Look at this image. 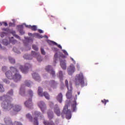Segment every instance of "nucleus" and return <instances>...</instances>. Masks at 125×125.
<instances>
[{"label": "nucleus", "mask_w": 125, "mask_h": 125, "mask_svg": "<svg viewBox=\"0 0 125 125\" xmlns=\"http://www.w3.org/2000/svg\"><path fill=\"white\" fill-rule=\"evenodd\" d=\"M10 70H8L5 73V75L9 80H13L15 83H18L21 81L22 76L20 75L19 71L15 67L11 66Z\"/></svg>", "instance_id": "nucleus-1"}, {"label": "nucleus", "mask_w": 125, "mask_h": 125, "mask_svg": "<svg viewBox=\"0 0 125 125\" xmlns=\"http://www.w3.org/2000/svg\"><path fill=\"white\" fill-rule=\"evenodd\" d=\"M54 112L58 117H60L62 115V119H64L65 116L67 120H70L72 118L71 110L68 109V105L67 104L64 105L62 113L58 105H55L54 107Z\"/></svg>", "instance_id": "nucleus-2"}, {"label": "nucleus", "mask_w": 125, "mask_h": 125, "mask_svg": "<svg viewBox=\"0 0 125 125\" xmlns=\"http://www.w3.org/2000/svg\"><path fill=\"white\" fill-rule=\"evenodd\" d=\"M10 97L7 95H4L0 97V101H3L1 104V107L4 112H8L12 109V104L9 102Z\"/></svg>", "instance_id": "nucleus-3"}, {"label": "nucleus", "mask_w": 125, "mask_h": 125, "mask_svg": "<svg viewBox=\"0 0 125 125\" xmlns=\"http://www.w3.org/2000/svg\"><path fill=\"white\" fill-rule=\"evenodd\" d=\"M75 85H81L82 87L87 84V82L84 80L83 73H81L75 77Z\"/></svg>", "instance_id": "nucleus-4"}, {"label": "nucleus", "mask_w": 125, "mask_h": 125, "mask_svg": "<svg viewBox=\"0 0 125 125\" xmlns=\"http://www.w3.org/2000/svg\"><path fill=\"white\" fill-rule=\"evenodd\" d=\"M28 36L30 37L24 36V40H23V43L24 46L26 48H28V50H30L31 49V43L32 42V33H29Z\"/></svg>", "instance_id": "nucleus-5"}, {"label": "nucleus", "mask_w": 125, "mask_h": 125, "mask_svg": "<svg viewBox=\"0 0 125 125\" xmlns=\"http://www.w3.org/2000/svg\"><path fill=\"white\" fill-rule=\"evenodd\" d=\"M12 111L10 112V114L11 116H15L17 115V113L20 112L22 110V105L20 104H12Z\"/></svg>", "instance_id": "nucleus-6"}, {"label": "nucleus", "mask_w": 125, "mask_h": 125, "mask_svg": "<svg viewBox=\"0 0 125 125\" xmlns=\"http://www.w3.org/2000/svg\"><path fill=\"white\" fill-rule=\"evenodd\" d=\"M31 64L29 63H25L24 66L22 65L20 66V69L21 70V72L23 73V74H27L28 72H29V69L31 68Z\"/></svg>", "instance_id": "nucleus-7"}, {"label": "nucleus", "mask_w": 125, "mask_h": 125, "mask_svg": "<svg viewBox=\"0 0 125 125\" xmlns=\"http://www.w3.org/2000/svg\"><path fill=\"white\" fill-rule=\"evenodd\" d=\"M45 70L46 71V72L49 73L53 78H55L56 76L55 74V71L53 70L51 65L46 66L45 68Z\"/></svg>", "instance_id": "nucleus-8"}, {"label": "nucleus", "mask_w": 125, "mask_h": 125, "mask_svg": "<svg viewBox=\"0 0 125 125\" xmlns=\"http://www.w3.org/2000/svg\"><path fill=\"white\" fill-rule=\"evenodd\" d=\"M34 115L35 117L34 119V125H39V121H38V119H39V118L40 119L42 118V114H41V112L39 111H36Z\"/></svg>", "instance_id": "nucleus-9"}, {"label": "nucleus", "mask_w": 125, "mask_h": 125, "mask_svg": "<svg viewBox=\"0 0 125 125\" xmlns=\"http://www.w3.org/2000/svg\"><path fill=\"white\" fill-rule=\"evenodd\" d=\"M24 26H25V27L26 28H27L28 29H31L32 28V25H27L26 24V23H23V24L21 25L20 26H19V28L20 29V34H21V35H24V34H25V31L23 30V28H24Z\"/></svg>", "instance_id": "nucleus-10"}, {"label": "nucleus", "mask_w": 125, "mask_h": 125, "mask_svg": "<svg viewBox=\"0 0 125 125\" xmlns=\"http://www.w3.org/2000/svg\"><path fill=\"white\" fill-rule=\"evenodd\" d=\"M38 106L40 108L41 110H42L43 113H44V111L46 110V105L43 101H40L38 103Z\"/></svg>", "instance_id": "nucleus-11"}, {"label": "nucleus", "mask_w": 125, "mask_h": 125, "mask_svg": "<svg viewBox=\"0 0 125 125\" xmlns=\"http://www.w3.org/2000/svg\"><path fill=\"white\" fill-rule=\"evenodd\" d=\"M20 95L24 97L26 96V89L25 88V86L24 85H21L20 88V91L19 92Z\"/></svg>", "instance_id": "nucleus-12"}, {"label": "nucleus", "mask_w": 125, "mask_h": 125, "mask_svg": "<svg viewBox=\"0 0 125 125\" xmlns=\"http://www.w3.org/2000/svg\"><path fill=\"white\" fill-rule=\"evenodd\" d=\"M32 57H35V58H37L39 62H42V56H41L40 53H36V52L35 51H32Z\"/></svg>", "instance_id": "nucleus-13"}, {"label": "nucleus", "mask_w": 125, "mask_h": 125, "mask_svg": "<svg viewBox=\"0 0 125 125\" xmlns=\"http://www.w3.org/2000/svg\"><path fill=\"white\" fill-rule=\"evenodd\" d=\"M70 89H68V91L66 94V96L67 99H71L72 98V92L73 90V86L70 84Z\"/></svg>", "instance_id": "nucleus-14"}, {"label": "nucleus", "mask_w": 125, "mask_h": 125, "mask_svg": "<svg viewBox=\"0 0 125 125\" xmlns=\"http://www.w3.org/2000/svg\"><path fill=\"white\" fill-rule=\"evenodd\" d=\"M58 83L57 82H55L54 80H51L49 82V84L48 87L50 86L52 88H56Z\"/></svg>", "instance_id": "nucleus-15"}, {"label": "nucleus", "mask_w": 125, "mask_h": 125, "mask_svg": "<svg viewBox=\"0 0 125 125\" xmlns=\"http://www.w3.org/2000/svg\"><path fill=\"white\" fill-rule=\"evenodd\" d=\"M58 83L57 82H55L54 80H51L49 82V84L48 87L50 86L52 88H56Z\"/></svg>", "instance_id": "nucleus-16"}, {"label": "nucleus", "mask_w": 125, "mask_h": 125, "mask_svg": "<svg viewBox=\"0 0 125 125\" xmlns=\"http://www.w3.org/2000/svg\"><path fill=\"white\" fill-rule=\"evenodd\" d=\"M25 106L28 109L32 108V99L30 98L24 103Z\"/></svg>", "instance_id": "nucleus-17"}, {"label": "nucleus", "mask_w": 125, "mask_h": 125, "mask_svg": "<svg viewBox=\"0 0 125 125\" xmlns=\"http://www.w3.org/2000/svg\"><path fill=\"white\" fill-rule=\"evenodd\" d=\"M68 75H72L75 72V66L74 64H70L69 68L67 69Z\"/></svg>", "instance_id": "nucleus-18"}, {"label": "nucleus", "mask_w": 125, "mask_h": 125, "mask_svg": "<svg viewBox=\"0 0 125 125\" xmlns=\"http://www.w3.org/2000/svg\"><path fill=\"white\" fill-rule=\"evenodd\" d=\"M60 65L63 70H66L67 69V66H66V60L60 61Z\"/></svg>", "instance_id": "nucleus-19"}, {"label": "nucleus", "mask_w": 125, "mask_h": 125, "mask_svg": "<svg viewBox=\"0 0 125 125\" xmlns=\"http://www.w3.org/2000/svg\"><path fill=\"white\" fill-rule=\"evenodd\" d=\"M1 43H3L4 45H6V46L8 45V44L10 43L9 37H7L6 39L2 40Z\"/></svg>", "instance_id": "nucleus-20"}, {"label": "nucleus", "mask_w": 125, "mask_h": 125, "mask_svg": "<svg viewBox=\"0 0 125 125\" xmlns=\"http://www.w3.org/2000/svg\"><path fill=\"white\" fill-rule=\"evenodd\" d=\"M24 85L27 87L32 86V81L30 80H27L24 81Z\"/></svg>", "instance_id": "nucleus-21"}, {"label": "nucleus", "mask_w": 125, "mask_h": 125, "mask_svg": "<svg viewBox=\"0 0 125 125\" xmlns=\"http://www.w3.org/2000/svg\"><path fill=\"white\" fill-rule=\"evenodd\" d=\"M23 57L26 60H31L32 59V54H25Z\"/></svg>", "instance_id": "nucleus-22"}, {"label": "nucleus", "mask_w": 125, "mask_h": 125, "mask_svg": "<svg viewBox=\"0 0 125 125\" xmlns=\"http://www.w3.org/2000/svg\"><path fill=\"white\" fill-rule=\"evenodd\" d=\"M32 77L35 81H39L40 82L41 81V77H40V75L38 74V73H34L32 74Z\"/></svg>", "instance_id": "nucleus-23"}, {"label": "nucleus", "mask_w": 125, "mask_h": 125, "mask_svg": "<svg viewBox=\"0 0 125 125\" xmlns=\"http://www.w3.org/2000/svg\"><path fill=\"white\" fill-rule=\"evenodd\" d=\"M62 99L63 95H62V93H60L57 97V100H58L60 103H62Z\"/></svg>", "instance_id": "nucleus-24"}, {"label": "nucleus", "mask_w": 125, "mask_h": 125, "mask_svg": "<svg viewBox=\"0 0 125 125\" xmlns=\"http://www.w3.org/2000/svg\"><path fill=\"white\" fill-rule=\"evenodd\" d=\"M57 76L59 77L60 82H62L63 81V72L60 70L57 74Z\"/></svg>", "instance_id": "nucleus-25"}, {"label": "nucleus", "mask_w": 125, "mask_h": 125, "mask_svg": "<svg viewBox=\"0 0 125 125\" xmlns=\"http://www.w3.org/2000/svg\"><path fill=\"white\" fill-rule=\"evenodd\" d=\"M48 118L49 120H52L53 119V112L51 110H49L47 112Z\"/></svg>", "instance_id": "nucleus-26"}, {"label": "nucleus", "mask_w": 125, "mask_h": 125, "mask_svg": "<svg viewBox=\"0 0 125 125\" xmlns=\"http://www.w3.org/2000/svg\"><path fill=\"white\" fill-rule=\"evenodd\" d=\"M49 42L52 44H53L54 45H57V46H58V47H59V48L62 49V46H61V45L58 44L56 42H55L54 41H49Z\"/></svg>", "instance_id": "nucleus-27"}, {"label": "nucleus", "mask_w": 125, "mask_h": 125, "mask_svg": "<svg viewBox=\"0 0 125 125\" xmlns=\"http://www.w3.org/2000/svg\"><path fill=\"white\" fill-rule=\"evenodd\" d=\"M10 43H12V44H15L16 42H17V40L14 39V37H12L9 38Z\"/></svg>", "instance_id": "nucleus-28"}, {"label": "nucleus", "mask_w": 125, "mask_h": 125, "mask_svg": "<svg viewBox=\"0 0 125 125\" xmlns=\"http://www.w3.org/2000/svg\"><path fill=\"white\" fill-rule=\"evenodd\" d=\"M8 59L11 64H15V59L9 56L8 57Z\"/></svg>", "instance_id": "nucleus-29"}, {"label": "nucleus", "mask_w": 125, "mask_h": 125, "mask_svg": "<svg viewBox=\"0 0 125 125\" xmlns=\"http://www.w3.org/2000/svg\"><path fill=\"white\" fill-rule=\"evenodd\" d=\"M72 109L73 112H75L77 110V102L76 101L73 102V104L72 105Z\"/></svg>", "instance_id": "nucleus-30"}, {"label": "nucleus", "mask_w": 125, "mask_h": 125, "mask_svg": "<svg viewBox=\"0 0 125 125\" xmlns=\"http://www.w3.org/2000/svg\"><path fill=\"white\" fill-rule=\"evenodd\" d=\"M42 88L41 87H38V94L40 95V96H41L42 97L43 96V93H42Z\"/></svg>", "instance_id": "nucleus-31"}, {"label": "nucleus", "mask_w": 125, "mask_h": 125, "mask_svg": "<svg viewBox=\"0 0 125 125\" xmlns=\"http://www.w3.org/2000/svg\"><path fill=\"white\" fill-rule=\"evenodd\" d=\"M43 96H44L45 98H46V99H47V100H49V99H50L49 94H48V93H47V92H44V93H43Z\"/></svg>", "instance_id": "nucleus-32"}, {"label": "nucleus", "mask_w": 125, "mask_h": 125, "mask_svg": "<svg viewBox=\"0 0 125 125\" xmlns=\"http://www.w3.org/2000/svg\"><path fill=\"white\" fill-rule=\"evenodd\" d=\"M13 89H11L8 91L6 95H8V96H9L10 97V99H11V97L10 96H13Z\"/></svg>", "instance_id": "nucleus-33"}, {"label": "nucleus", "mask_w": 125, "mask_h": 125, "mask_svg": "<svg viewBox=\"0 0 125 125\" xmlns=\"http://www.w3.org/2000/svg\"><path fill=\"white\" fill-rule=\"evenodd\" d=\"M43 124L44 125H52V124H55L53 121H50V122L47 121H45L44 120L43 122Z\"/></svg>", "instance_id": "nucleus-34"}, {"label": "nucleus", "mask_w": 125, "mask_h": 125, "mask_svg": "<svg viewBox=\"0 0 125 125\" xmlns=\"http://www.w3.org/2000/svg\"><path fill=\"white\" fill-rule=\"evenodd\" d=\"M13 51L15 52V53H17V54H20L21 52L19 51V49L17 48L16 47H14L13 48Z\"/></svg>", "instance_id": "nucleus-35"}, {"label": "nucleus", "mask_w": 125, "mask_h": 125, "mask_svg": "<svg viewBox=\"0 0 125 125\" xmlns=\"http://www.w3.org/2000/svg\"><path fill=\"white\" fill-rule=\"evenodd\" d=\"M26 119L29 120V122H32V115L30 113H27L26 115Z\"/></svg>", "instance_id": "nucleus-36"}, {"label": "nucleus", "mask_w": 125, "mask_h": 125, "mask_svg": "<svg viewBox=\"0 0 125 125\" xmlns=\"http://www.w3.org/2000/svg\"><path fill=\"white\" fill-rule=\"evenodd\" d=\"M58 60V53H56L54 55V62L56 64V61Z\"/></svg>", "instance_id": "nucleus-37"}, {"label": "nucleus", "mask_w": 125, "mask_h": 125, "mask_svg": "<svg viewBox=\"0 0 125 125\" xmlns=\"http://www.w3.org/2000/svg\"><path fill=\"white\" fill-rule=\"evenodd\" d=\"M65 83L66 87H67V89H70V84L72 86V83L69 82V84H68V80H66L65 81Z\"/></svg>", "instance_id": "nucleus-38"}, {"label": "nucleus", "mask_w": 125, "mask_h": 125, "mask_svg": "<svg viewBox=\"0 0 125 125\" xmlns=\"http://www.w3.org/2000/svg\"><path fill=\"white\" fill-rule=\"evenodd\" d=\"M26 93L27 95H29L30 97H32V89H27L26 91Z\"/></svg>", "instance_id": "nucleus-39"}, {"label": "nucleus", "mask_w": 125, "mask_h": 125, "mask_svg": "<svg viewBox=\"0 0 125 125\" xmlns=\"http://www.w3.org/2000/svg\"><path fill=\"white\" fill-rule=\"evenodd\" d=\"M7 35V33L6 32H0V37H1V38H4V37H5V36Z\"/></svg>", "instance_id": "nucleus-40"}, {"label": "nucleus", "mask_w": 125, "mask_h": 125, "mask_svg": "<svg viewBox=\"0 0 125 125\" xmlns=\"http://www.w3.org/2000/svg\"><path fill=\"white\" fill-rule=\"evenodd\" d=\"M0 92H4V88L3 85L0 84Z\"/></svg>", "instance_id": "nucleus-41"}, {"label": "nucleus", "mask_w": 125, "mask_h": 125, "mask_svg": "<svg viewBox=\"0 0 125 125\" xmlns=\"http://www.w3.org/2000/svg\"><path fill=\"white\" fill-rule=\"evenodd\" d=\"M34 37H35L36 38H38V39H41L42 38V36L40 35V34L39 33H35L33 34Z\"/></svg>", "instance_id": "nucleus-42"}, {"label": "nucleus", "mask_w": 125, "mask_h": 125, "mask_svg": "<svg viewBox=\"0 0 125 125\" xmlns=\"http://www.w3.org/2000/svg\"><path fill=\"white\" fill-rule=\"evenodd\" d=\"M7 66H4L2 67V71L4 72V73H6V71H7Z\"/></svg>", "instance_id": "nucleus-43"}, {"label": "nucleus", "mask_w": 125, "mask_h": 125, "mask_svg": "<svg viewBox=\"0 0 125 125\" xmlns=\"http://www.w3.org/2000/svg\"><path fill=\"white\" fill-rule=\"evenodd\" d=\"M3 83H6L7 84H9V83H10V81H9V80L6 79H3Z\"/></svg>", "instance_id": "nucleus-44"}, {"label": "nucleus", "mask_w": 125, "mask_h": 125, "mask_svg": "<svg viewBox=\"0 0 125 125\" xmlns=\"http://www.w3.org/2000/svg\"><path fill=\"white\" fill-rule=\"evenodd\" d=\"M32 48H33V49H34V50H36V51H38L39 50V48L36 45H33Z\"/></svg>", "instance_id": "nucleus-45"}, {"label": "nucleus", "mask_w": 125, "mask_h": 125, "mask_svg": "<svg viewBox=\"0 0 125 125\" xmlns=\"http://www.w3.org/2000/svg\"><path fill=\"white\" fill-rule=\"evenodd\" d=\"M60 56L59 57V59H60V58H65L66 57L62 53H60L59 54Z\"/></svg>", "instance_id": "nucleus-46"}, {"label": "nucleus", "mask_w": 125, "mask_h": 125, "mask_svg": "<svg viewBox=\"0 0 125 125\" xmlns=\"http://www.w3.org/2000/svg\"><path fill=\"white\" fill-rule=\"evenodd\" d=\"M102 102L104 104V105H106V103L109 102V100L104 99V100H102Z\"/></svg>", "instance_id": "nucleus-47"}, {"label": "nucleus", "mask_w": 125, "mask_h": 125, "mask_svg": "<svg viewBox=\"0 0 125 125\" xmlns=\"http://www.w3.org/2000/svg\"><path fill=\"white\" fill-rule=\"evenodd\" d=\"M41 53H42V55H45V51H44V50L43 49V48H41Z\"/></svg>", "instance_id": "nucleus-48"}, {"label": "nucleus", "mask_w": 125, "mask_h": 125, "mask_svg": "<svg viewBox=\"0 0 125 125\" xmlns=\"http://www.w3.org/2000/svg\"><path fill=\"white\" fill-rule=\"evenodd\" d=\"M32 30L33 31H37V26L33 25L32 26Z\"/></svg>", "instance_id": "nucleus-49"}, {"label": "nucleus", "mask_w": 125, "mask_h": 125, "mask_svg": "<svg viewBox=\"0 0 125 125\" xmlns=\"http://www.w3.org/2000/svg\"><path fill=\"white\" fill-rule=\"evenodd\" d=\"M62 51L63 52L64 55L68 56V53L67 52V51L66 50L62 49Z\"/></svg>", "instance_id": "nucleus-50"}, {"label": "nucleus", "mask_w": 125, "mask_h": 125, "mask_svg": "<svg viewBox=\"0 0 125 125\" xmlns=\"http://www.w3.org/2000/svg\"><path fill=\"white\" fill-rule=\"evenodd\" d=\"M2 31H4V32H8V28H1Z\"/></svg>", "instance_id": "nucleus-51"}, {"label": "nucleus", "mask_w": 125, "mask_h": 125, "mask_svg": "<svg viewBox=\"0 0 125 125\" xmlns=\"http://www.w3.org/2000/svg\"><path fill=\"white\" fill-rule=\"evenodd\" d=\"M14 37H16V39L20 40V41H21V38H20V36H19V35L16 34Z\"/></svg>", "instance_id": "nucleus-52"}, {"label": "nucleus", "mask_w": 125, "mask_h": 125, "mask_svg": "<svg viewBox=\"0 0 125 125\" xmlns=\"http://www.w3.org/2000/svg\"><path fill=\"white\" fill-rule=\"evenodd\" d=\"M2 25H4V26H5V27H7V26H8V24H7V22H1Z\"/></svg>", "instance_id": "nucleus-53"}, {"label": "nucleus", "mask_w": 125, "mask_h": 125, "mask_svg": "<svg viewBox=\"0 0 125 125\" xmlns=\"http://www.w3.org/2000/svg\"><path fill=\"white\" fill-rule=\"evenodd\" d=\"M10 86L12 87H16V84H14V83H11Z\"/></svg>", "instance_id": "nucleus-54"}, {"label": "nucleus", "mask_w": 125, "mask_h": 125, "mask_svg": "<svg viewBox=\"0 0 125 125\" xmlns=\"http://www.w3.org/2000/svg\"><path fill=\"white\" fill-rule=\"evenodd\" d=\"M11 34L13 35V36H15L16 35V32L15 31H12Z\"/></svg>", "instance_id": "nucleus-55"}, {"label": "nucleus", "mask_w": 125, "mask_h": 125, "mask_svg": "<svg viewBox=\"0 0 125 125\" xmlns=\"http://www.w3.org/2000/svg\"><path fill=\"white\" fill-rule=\"evenodd\" d=\"M52 50L55 52L58 51V49L57 48H53Z\"/></svg>", "instance_id": "nucleus-56"}, {"label": "nucleus", "mask_w": 125, "mask_h": 125, "mask_svg": "<svg viewBox=\"0 0 125 125\" xmlns=\"http://www.w3.org/2000/svg\"><path fill=\"white\" fill-rule=\"evenodd\" d=\"M38 32L40 33V34H42V33H43V31L42 29H39Z\"/></svg>", "instance_id": "nucleus-57"}, {"label": "nucleus", "mask_w": 125, "mask_h": 125, "mask_svg": "<svg viewBox=\"0 0 125 125\" xmlns=\"http://www.w3.org/2000/svg\"><path fill=\"white\" fill-rule=\"evenodd\" d=\"M13 25V23H12V22H10L9 23V27H11Z\"/></svg>", "instance_id": "nucleus-58"}, {"label": "nucleus", "mask_w": 125, "mask_h": 125, "mask_svg": "<svg viewBox=\"0 0 125 125\" xmlns=\"http://www.w3.org/2000/svg\"><path fill=\"white\" fill-rule=\"evenodd\" d=\"M77 68H78V69H80V65H79V64H77Z\"/></svg>", "instance_id": "nucleus-59"}, {"label": "nucleus", "mask_w": 125, "mask_h": 125, "mask_svg": "<svg viewBox=\"0 0 125 125\" xmlns=\"http://www.w3.org/2000/svg\"><path fill=\"white\" fill-rule=\"evenodd\" d=\"M0 48H1V49H2V46H1V44H0Z\"/></svg>", "instance_id": "nucleus-60"}, {"label": "nucleus", "mask_w": 125, "mask_h": 125, "mask_svg": "<svg viewBox=\"0 0 125 125\" xmlns=\"http://www.w3.org/2000/svg\"><path fill=\"white\" fill-rule=\"evenodd\" d=\"M73 62L74 64H76V61L75 60H74Z\"/></svg>", "instance_id": "nucleus-61"}, {"label": "nucleus", "mask_w": 125, "mask_h": 125, "mask_svg": "<svg viewBox=\"0 0 125 125\" xmlns=\"http://www.w3.org/2000/svg\"><path fill=\"white\" fill-rule=\"evenodd\" d=\"M71 60H72V61H74V59H73V58H71Z\"/></svg>", "instance_id": "nucleus-62"}, {"label": "nucleus", "mask_w": 125, "mask_h": 125, "mask_svg": "<svg viewBox=\"0 0 125 125\" xmlns=\"http://www.w3.org/2000/svg\"><path fill=\"white\" fill-rule=\"evenodd\" d=\"M0 26H2V23H1V22H0Z\"/></svg>", "instance_id": "nucleus-63"}, {"label": "nucleus", "mask_w": 125, "mask_h": 125, "mask_svg": "<svg viewBox=\"0 0 125 125\" xmlns=\"http://www.w3.org/2000/svg\"><path fill=\"white\" fill-rule=\"evenodd\" d=\"M78 95H80V92H78Z\"/></svg>", "instance_id": "nucleus-64"}]
</instances>
